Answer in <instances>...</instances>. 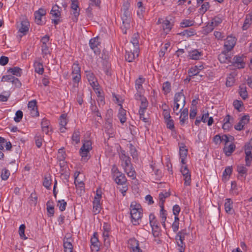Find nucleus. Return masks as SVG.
Returning a JSON list of instances; mask_svg holds the SVG:
<instances>
[{
    "label": "nucleus",
    "mask_w": 252,
    "mask_h": 252,
    "mask_svg": "<svg viewBox=\"0 0 252 252\" xmlns=\"http://www.w3.org/2000/svg\"><path fill=\"white\" fill-rule=\"evenodd\" d=\"M131 222L133 225L138 224L139 220L142 217V209L141 205L136 202H132L130 206Z\"/></svg>",
    "instance_id": "obj_1"
},
{
    "label": "nucleus",
    "mask_w": 252,
    "mask_h": 252,
    "mask_svg": "<svg viewBox=\"0 0 252 252\" xmlns=\"http://www.w3.org/2000/svg\"><path fill=\"white\" fill-rule=\"evenodd\" d=\"M92 142L90 140H87L83 143L82 146L80 149V154L81 156V160L86 162L90 158L89 155V152L92 150Z\"/></svg>",
    "instance_id": "obj_2"
},
{
    "label": "nucleus",
    "mask_w": 252,
    "mask_h": 252,
    "mask_svg": "<svg viewBox=\"0 0 252 252\" xmlns=\"http://www.w3.org/2000/svg\"><path fill=\"white\" fill-rule=\"evenodd\" d=\"M188 233L186 229H182L178 232L176 236L175 240L177 242V245L180 247V252H184L186 245L184 242L186 236L188 235Z\"/></svg>",
    "instance_id": "obj_3"
},
{
    "label": "nucleus",
    "mask_w": 252,
    "mask_h": 252,
    "mask_svg": "<svg viewBox=\"0 0 252 252\" xmlns=\"http://www.w3.org/2000/svg\"><path fill=\"white\" fill-rule=\"evenodd\" d=\"M113 178L117 184L124 185L126 182V179L124 174L120 172L116 165H113L112 168Z\"/></svg>",
    "instance_id": "obj_4"
},
{
    "label": "nucleus",
    "mask_w": 252,
    "mask_h": 252,
    "mask_svg": "<svg viewBox=\"0 0 252 252\" xmlns=\"http://www.w3.org/2000/svg\"><path fill=\"white\" fill-rule=\"evenodd\" d=\"M89 45L95 54L99 55L100 53V42L98 37L91 38L89 41Z\"/></svg>",
    "instance_id": "obj_5"
},
{
    "label": "nucleus",
    "mask_w": 252,
    "mask_h": 252,
    "mask_svg": "<svg viewBox=\"0 0 252 252\" xmlns=\"http://www.w3.org/2000/svg\"><path fill=\"white\" fill-rule=\"evenodd\" d=\"M126 52L125 59L128 62H132L136 57H138L139 52L134 51V49L132 48V47H128Z\"/></svg>",
    "instance_id": "obj_6"
},
{
    "label": "nucleus",
    "mask_w": 252,
    "mask_h": 252,
    "mask_svg": "<svg viewBox=\"0 0 252 252\" xmlns=\"http://www.w3.org/2000/svg\"><path fill=\"white\" fill-rule=\"evenodd\" d=\"M231 64L238 68H244L245 66V63L244 61V56H235L231 61Z\"/></svg>",
    "instance_id": "obj_7"
},
{
    "label": "nucleus",
    "mask_w": 252,
    "mask_h": 252,
    "mask_svg": "<svg viewBox=\"0 0 252 252\" xmlns=\"http://www.w3.org/2000/svg\"><path fill=\"white\" fill-rule=\"evenodd\" d=\"M180 171L182 172V175L184 177L185 185L189 186L191 183V175L189 171V170L188 169L187 166H182L181 168Z\"/></svg>",
    "instance_id": "obj_8"
},
{
    "label": "nucleus",
    "mask_w": 252,
    "mask_h": 252,
    "mask_svg": "<svg viewBox=\"0 0 252 252\" xmlns=\"http://www.w3.org/2000/svg\"><path fill=\"white\" fill-rule=\"evenodd\" d=\"M29 27L30 23L28 20L25 19L21 21L19 27V32L21 34L19 35L20 37L27 33Z\"/></svg>",
    "instance_id": "obj_9"
},
{
    "label": "nucleus",
    "mask_w": 252,
    "mask_h": 252,
    "mask_svg": "<svg viewBox=\"0 0 252 252\" xmlns=\"http://www.w3.org/2000/svg\"><path fill=\"white\" fill-rule=\"evenodd\" d=\"M236 43V39L232 36H228L225 40L224 47L229 52L233 49Z\"/></svg>",
    "instance_id": "obj_10"
},
{
    "label": "nucleus",
    "mask_w": 252,
    "mask_h": 252,
    "mask_svg": "<svg viewBox=\"0 0 252 252\" xmlns=\"http://www.w3.org/2000/svg\"><path fill=\"white\" fill-rule=\"evenodd\" d=\"M127 244L128 247L132 250V252H142L139 246V242L134 238L129 239Z\"/></svg>",
    "instance_id": "obj_11"
},
{
    "label": "nucleus",
    "mask_w": 252,
    "mask_h": 252,
    "mask_svg": "<svg viewBox=\"0 0 252 252\" xmlns=\"http://www.w3.org/2000/svg\"><path fill=\"white\" fill-rule=\"evenodd\" d=\"M183 92V90H182L180 92L176 93L174 98V102L181 104L182 108L184 107L186 104V97Z\"/></svg>",
    "instance_id": "obj_12"
},
{
    "label": "nucleus",
    "mask_w": 252,
    "mask_h": 252,
    "mask_svg": "<svg viewBox=\"0 0 252 252\" xmlns=\"http://www.w3.org/2000/svg\"><path fill=\"white\" fill-rule=\"evenodd\" d=\"M121 18L123 22V26L124 28H129L131 22L130 12H122Z\"/></svg>",
    "instance_id": "obj_13"
},
{
    "label": "nucleus",
    "mask_w": 252,
    "mask_h": 252,
    "mask_svg": "<svg viewBox=\"0 0 252 252\" xmlns=\"http://www.w3.org/2000/svg\"><path fill=\"white\" fill-rule=\"evenodd\" d=\"M120 158L122 161V165L123 167L131 165L130 158L126 154L124 150H122L120 154Z\"/></svg>",
    "instance_id": "obj_14"
},
{
    "label": "nucleus",
    "mask_w": 252,
    "mask_h": 252,
    "mask_svg": "<svg viewBox=\"0 0 252 252\" xmlns=\"http://www.w3.org/2000/svg\"><path fill=\"white\" fill-rule=\"evenodd\" d=\"M139 35L138 33H134L133 35L130 43L128 45V47H132V48L134 49V51L135 52H139Z\"/></svg>",
    "instance_id": "obj_15"
},
{
    "label": "nucleus",
    "mask_w": 252,
    "mask_h": 252,
    "mask_svg": "<svg viewBox=\"0 0 252 252\" xmlns=\"http://www.w3.org/2000/svg\"><path fill=\"white\" fill-rule=\"evenodd\" d=\"M250 121V117L248 115L243 116L239 122L234 126L235 129L240 131L243 129L244 126Z\"/></svg>",
    "instance_id": "obj_16"
},
{
    "label": "nucleus",
    "mask_w": 252,
    "mask_h": 252,
    "mask_svg": "<svg viewBox=\"0 0 252 252\" xmlns=\"http://www.w3.org/2000/svg\"><path fill=\"white\" fill-rule=\"evenodd\" d=\"M97 234L95 232L94 233L93 237L91 239L92 251L98 252L99 251V246L98 244V239L97 237Z\"/></svg>",
    "instance_id": "obj_17"
},
{
    "label": "nucleus",
    "mask_w": 252,
    "mask_h": 252,
    "mask_svg": "<svg viewBox=\"0 0 252 252\" xmlns=\"http://www.w3.org/2000/svg\"><path fill=\"white\" fill-rule=\"evenodd\" d=\"M86 78L88 79L90 85L93 87H96L97 86V82L94 74L90 71H86Z\"/></svg>",
    "instance_id": "obj_18"
},
{
    "label": "nucleus",
    "mask_w": 252,
    "mask_h": 252,
    "mask_svg": "<svg viewBox=\"0 0 252 252\" xmlns=\"http://www.w3.org/2000/svg\"><path fill=\"white\" fill-rule=\"evenodd\" d=\"M237 171L239 174L238 178L241 180H245L247 173L248 169L243 165H238L237 167Z\"/></svg>",
    "instance_id": "obj_19"
},
{
    "label": "nucleus",
    "mask_w": 252,
    "mask_h": 252,
    "mask_svg": "<svg viewBox=\"0 0 252 252\" xmlns=\"http://www.w3.org/2000/svg\"><path fill=\"white\" fill-rule=\"evenodd\" d=\"M227 51L221 52L218 56V59L221 63H231V57L228 54Z\"/></svg>",
    "instance_id": "obj_20"
},
{
    "label": "nucleus",
    "mask_w": 252,
    "mask_h": 252,
    "mask_svg": "<svg viewBox=\"0 0 252 252\" xmlns=\"http://www.w3.org/2000/svg\"><path fill=\"white\" fill-rule=\"evenodd\" d=\"M182 109H180L179 111V113L181 112V115L180 117V122L181 125H183L185 124V121L188 119V108H186L182 110Z\"/></svg>",
    "instance_id": "obj_21"
},
{
    "label": "nucleus",
    "mask_w": 252,
    "mask_h": 252,
    "mask_svg": "<svg viewBox=\"0 0 252 252\" xmlns=\"http://www.w3.org/2000/svg\"><path fill=\"white\" fill-rule=\"evenodd\" d=\"M203 55L202 52H199L197 50L195 49L190 51L189 53V57L190 59L197 60Z\"/></svg>",
    "instance_id": "obj_22"
},
{
    "label": "nucleus",
    "mask_w": 252,
    "mask_h": 252,
    "mask_svg": "<svg viewBox=\"0 0 252 252\" xmlns=\"http://www.w3.org/2000/svg\"><path fill=\"white\" fill-rule=\"evenodd\" d=\"M118 117L120 121V122L122 124H124L126 122V111L123 108L122 106L121 105V107L120 108L119 110Z\"/></svg>",
    "instance_id": "obj_23"
},
{
    "label": "nucleus",
    "mask_w": 252,
    "mask_h": 252,
    "mask_svg": "<svg viewBox=\"0 0 252 252\" xmlns=\"http://www.w3.org/2000/svg\"><path fill=\"white\" fill-rule=\"evenodd\" d=\"M148 102L146 98H143L142 101H141V105L140 106V109L139 111V115H143L145 113V110L147 109L148 107Z\"/></svg>",
    "instance_id": "obj_24"
},
{
    "label": "nucleus",
    "mask_w": 252,
    "mask_h": 252,
    "mask_svg": "<svg viewBox=\"0 0 252 252\" xmlns=\"http://www.w3.org/2000/svg\"><path fill=\"white\" fill-rule=\"evenodd\" d=\"M125 171L127 174V176L131 177L132 179H134L136 177V173L133 169L131 167V165H128L124 167Z\"/></svg>",
    "instance_id": "obj_25"
},
{
    "label": "nucleus",
    "mask_w": 252,
    "mask_h": 252,
    "mask_svg": "<svg viewBox=\"0 0 252 252\" xmlns=\"http://www.w3.org/2000/svg\"><path fill=\"white\" fill-rule=\"evenodd\" d=\"M236 148L235 145L233 143L230 144L228 146H225L223 148V151L227 156H230L234 152Z\"/></svg>",
    "instance_id": "obj_26"
},
{
    "label": "nucleus",
    "mask_w": 252,
    "mask_h": 252,
    "mask_svg": "<svg viewBox=\"0 0 252 252\" xmlns=\"http://www.w3.org/2000/svg\"><path fill=\"white\" fill-rule=\"evenodd\" d=\"M224 208L227 213L232 214L231 211L233 208V202L231 199L227 198L225 200Z\"/></svg>",
    "instance_id": "obj_27"
},
{
    "label": "nucleus",
    "mask_w": 252,
    "mask_h": 252,
    "mask_svg": "<svg viewBox=\"0 0 252 252\" xmlns=\"http://www.w3.org/2000/svg\"><path fill=\"white\" fill-rule=\"evenodd\" d=\"M7 72L11 73L12 75L16 76H21L22 73V69L18 67L15 66L14 67L9 68L7 69Z\"/></svg>",
    "instance_id": "obj_28"
},
{
    "label": "nucleus",
    "mask_w": 252,
    "mask_h": 252,
    "mask_svg": "<svg viewBox=\"0 0 252 252\" xmlns=\"http://www.w3.org/2000/svg\"><path fill=\"white\" fill-rule=\"evenodd\" d=\"M50 14L55 18H59L61 16V13L59 11V7L57 5L53 6L50 11Z\"/></svg>",
    "instance_id": "obj_29"
},
{
    "label": "nucleus",
    "mask_w": 252,
    "mask_h": 252,
    "mask_svg": "<svg viewBox=\"0 0 252 252\" xmlns=\"http://www.w3.org/2000/svg\"><path fill=\"white\" fill-rule=\"evenodd\" d=\"M160 208V217L161 219V224L164 227H165V221L166 220V211L164 210V206H159Z\"/></svg>",
    "instance_id": "obj_30"
},
{
    "label": "nucleus",
    "mask_w": 252,
    "mask_h": 252,
    "mask_svg": "<svg viewBox=\"0 0 252 252\" xmlns=\"http://www.w3.org/2000/svg\"><path fill=\"white\" fill-rule=\"evenodd\" d=\"M34 67L35 69V71L39 74H42L44 72V68L42 65V63L35 61L34 63Z\"/></svg>",
    "instance_id": "obj_31"
},
{
    "label": "nucleus",
    "mask_w": 252,
    "mask_h": 252,
    "mask_svg": "<svg viewBox=\"0 0 252 252\" xmlns=\"http://www.w3.org/2000/svg\"><path fill=\"white\" fill-rule=\"evenodd\" d=\"M52 183L51 176L50 174H46L43 182V185L47 189H49Z\"/></svg>",
    "instance_id": "obj_32"
},
{
    "label": "nucleus",
    "mask_w": 252,
    "mask_h": 252,
    "mask_svg": "<svg viewBox=\"0 0 252 252\" xmlns=\"http://www.w3.org/2000/svg\"><path fill=\"white\" fill-rule=\"evenodd\" d=\"M145 79L142 77H139L135 81V88L137 92L140 91L142 89V84L144 82Z\"/></svg>",
    "instance_id": "obj_33"
},
{
    "label": "nucleus",
    "mask_w": 252,
    "mask_h": 252,
    "mask_svg": "<svg viewBox=\"0 0 252 252\" xmlns=\"http://www.w3.org/2000/svg\"><path fill=\"white\" fill-rule=\"evenodd\" d=\"M252 22V16H247L245 20L242 28L243 30H247Z\"/></svg>",
    "instance_id": "obj_34"
},
{
    "label": "nucleus",
    "mask_w": 252,
    "mask_h": 252,
    "mask_svg": "<svg viewBox=\"0 0 252 252\" xmlns=\"http://www.w3.org/2000/svg\"><path fill=\"white\" fill-rule=\"evenodd\" d=\"M200 70L201 69L199 68L197 66L191 67L188 72L189 77H192L198 75Z\"/></svg>",
    "instance_id": "obj_35"
},
{
    "label": "nucleus",
    "mask_w": 252,
    "mask_h": 252,
    "mask_svg": "<svg viewBox=\"0 0 252 252\" xmlns=\"http://www.w3.org/2000/svg\"><path fill=\"white\" fill-rule=\"evenodd\" d=\"M239 94L243 99H246L248 97V93L246 87L244 85L240 86Z\"/></svg>",
    "instance_id": "obj_36"
},
{
    "label": "nucleus",
    "mask_w": 252,
    "mask_h": 252,
    "mask_svg": "<svg viewBox=\"0 0 252 252\" xmlns=\"http://www.w3.org/2000/svg\"><path fill=\"white\" fill-rule=\"evenodd\" d=\"M162 28L166 33L170 31L172 28V25L169 20H164L162 24Z\"/></svg>",
    "instance_id": "obj_37"
},
{
    "label": "nucleus",
    "mask_w": 252,
    "mask_h": 252,
    "mask_svg": "<svg viewBox=\"0 0 252 252\" xmlns=\"http://www.w3.org/2000/svg\"><path fill=\"white\" fill-rule=\"evenodd\" d=\"M10 174V171L8 169L6 168H3L1 170L0 175L1 179L4 181L7 180L9 178Z\"/></svg>",
    "instance_id": "obj_38"
},
{
    "label": "nucleus",
    "mask_w": 252,
    "mask_h": 252,
    "mask_svg": "<svg viewBox=\"0 0 252 252\" xmlns=\"http://www.w3.org/2000/svg\"><path fill=\"white\" fill-rule=\"evenodd\" d=\"M209 3L208 2H205L201 5V7L199 8V12L202 15L204 14L209 9Z\"/></svg>",
    "instance_id": "obj_39"
},
{
    "label": "nucleus",
    "mask_w": 252,
    "mask_h": 252,
    "mask_svg": "<svg viewBox=\"0 0 252 252\" xmlns=\"http://www.w3.org/2000/svg\"><path fill=\"white\" fill-rule=\"evenodd\" d=\"M72 20L73 22H76L78 20V17L80 14V9H76L71 11Z\"/></svg>",
    "instance_id": "obj_40"
},
{
    "label": "nucleus",
    "mask_w": 252,
    "mask_h": 252,
    "mask_svg": "<svg viewBox=\"0 0 252 252\" xmlns=\"http://www.w3.org/2000/svg\"><path fill=\"white\" fill-rule=\"evenodd\" d=\"M162 90L165 94H167L171 91V84L169 82L166 81L162 85Z\"/></svg>",
    "instance_id": "obj_41"
},
{
    "label": "nucleus",
    "mask_w": 252,
    "mask_h": 252,
    "mask_svg": "<svg viewBox=\"0 0 252 252\" xmlns=\"http://www.w3.org/2000/svg\"><path fill=\"white\" fill-rule=\"evenodd\" d=\"M94 5L96 6L94 4V2L91 1V2L89 3V7L86 9L87 15L88 17L89 18H93V14L91 12V11H92V10L93 9L92 6H93Z\"/></svg>",
    "instance_id": "obj_42"
},
{
    "label": "nucleus",
    "mask_w": 252,
    "mask_h": 252,
    "mask_svg": "<svg viewBox=\"0 0 252 252\" xmlns=\"http://www.w3.org/2000/svg\"><path fill=\"white\" fill-rule=\"evenodd\" d=\"M67 115L65 114H63L61 115L60 117V125L61 126L63 127L66 126L67 123V121L66 119Z\"/></svg>",
    "instance_id": "obj_43"
},
{
    "label": "nucleus",
    "mask_w": 252,
    "mask_h": 252,
    "mask_svg": "<svg viewBox=\"0 0 252 252\" xmlns=\"http://www.w3.org/2000/svg\"><path fill=\"white\" fill-rule=\"evenodd\" d=\"M194 34H195V31L192 29H190L189 30H185L182 32L179 33V34H180V35H187V36H191L192 35H193Z\"/></svg>",
    "instance_id": "obj_44"
},
{
    "label": "nucleus",
    "mask_w": 252,
    "mask_h": 252,
    "mask_svg": "<svg viewBox=\"0 0 252 252\" xmlns=\"http://www.w3.org/2000/svg\"><path fill=\"white\" fill-rule=\"evenodd\" d=\"M233 106L234 108L239 112H241V107L243 105V103L242 101L235 100L233 102Z\"/></svg>",
    "instance_id": "obj_45"
},
{
    "label": "nucleus",
    "mask_w": 252,
    "mask_h": 252,
    "mask_svg": "<svg viewBox=\"0 0 252 252\" xmlns=\"http://www.w3.org/2000/svg\"><path fill=\"white\" fill-rule=\"evenodd\" d=\"M80 74V68L77 63H73L72 67V74Z\"/></svg>",
    "instance_id": "obj_46"
},
{
    "label": "nucleus",
    "mask_w": 252,
    "mask_h": 252,
    "mask_svg": "<svg viewBox=\"0 0 252 252\" xmlns=\"http://www.w3.org/2000/svg\"><path fill=\"white\" fill-rule=\"evenodd\" d=\"M193 21L189 20H184L181 23V26L183 28H186L188 27L191 26L193 25Z\"/></svg>",
    "instance_id": "obj_47"
},
{
    "label": "nucleus",
    "mask_w": 252,
    "mask_h": 252,
    "mask_svg": "<svg viewBox=\"0 0 252 252\" xmlns=\"http://www.w3.org/2000/svg\"><path fill=\"white\" fill-rule=\"evenodd\" d=\"M170 46L169 43H166L164 45V47L162 48L159 52V56L160 57H164L166 51Z\"/></svg>",
    "instance_id": "obj_48"
},
{
    "label": "nucleus",
    "mask_w": 252,
    "mask_h": 252,
    "mask_svg": "<svg viewBox=\"0 0 252 252\" xmlns=\"http://www.w3.org/2000/svg\"><path fill=\"white\" fill-rule=\"evenodd\" d=\"M26 228V226L25 224H21L19 227V233L20 237L21 238H24V239H26L27 238L25 236V230Z\"/></svg>",
    "instance_id": "obj_49"
},
{
    "label": "nucleus",
    "mask_w": 252,
    "mask_h": 252,
    "mask_svg": "<svg viewBox=\"0 0 252 252\" xmlns=\"http://www.w3.org/2000/svg\"><path fill=\"white\" fill-rule=\"evenodd\" d=\"M222 21L221 18L219 16L215 17L212 20L211 24H213L215 27L218 26Z\"/></svg>",
    "instance_id": "obj_50"
},
{
    "label": "nucleus",
    "mask_w": 252,
    "mask_h": 252,
    "mask_svg": "<svg viewBox=\"0 0 252 252\" xmlns=\"http://www.w3.org/2000/svg\"><path fill=\"white\" fill-rule=\"evenodd\" d=\"M188 154V150L185 146L180 147V158H186Z\"/></svg>",
    "instance_id": "obj_51"
},
{
    "label": "nucleus",
    "mask_w": 252,
    "mask_h": 252,
    "mask_svg": "<svg viewBox=\"0 0 252 252\" xmlns=\"http://www.w3.org/2000/svg\"><path fill=\"white\" fill-rule=\"evenodd\" d=\"M57 206H59L60 211L63 212L65 210L66 202L64 200H59Z\"/></svg>",
    "instance_id": "obj_52"
},
{
    "label": "nucleus",
    "mask_w": 252,
    "mask_h": 252,
    "mask_svg": "<svg viewBox=\"0 0 252 252\" xmlns=\"http://www.w3.org/2000/svg\"><path fill=\"white\" fill-rule=\"evenodd\" d=\"M23 118V112L21 110H18L16 111L15 113V117L14 118V121L18 123L21 121V119Z\"/></svg>",
    "instance_id": "obj_53"
},
{
    "label": "nucleus",
    "mask_w": 252,
    "mask_h": 252,
    "mask_svg": "<svg viewBox=\"0 0 252 252\" xmlns=\"http://www.w3.org/2000/svg\"><path fill=\"white\" fill-rule=\"evenodd\" d=\"M215 27L213 24H211V23H208V24L206 26V27L204 28V31L206 33H208L211 32Z\"/></svg>",
    "instance_id": "obj_54"
},
{
    "label": "nucleus",
    "mask_w": 252,
    "mask_h": 252,
    "mask_svg": "<svg viewBox=\"0 0 252 252\" xmlns=\"http://www.w3.org/2000/svg\"><path fill=\"white\" fill-rule=\"evenodd\" d=\"M18 164L15 162V161H12L10 163V166L9 167V168L11 172H13V173H15L18 169Z\"/></svg>",
    "instance_id": "obj_55"
},
{
    "label": "nucleus",
    "mask_w": 252,
    "mask_h": 252,
    "mask_svg": "<svg viewBox=\"0 0 252 252\" xmlns=\"http://www.w3.org/2000/svg\"><path fill=\"white\" fill-rule=\"evenodd\" d=\"M150 224L151 226H153L154 225L158 224V222L156 219V217L154 214H151L149 215Z\"/></svg>",
    "instance_id": "obj_56"
},
{
    "label": "nucleus",
    "mask_w": 252,
    "mask_h": 252,
    "mask_svg": "<svg viewBox=\"0 0 252 252\" xmlns=\"http://www.w3.org/2000/svg\"><path fill=\"white\" fill-rule=\"evenodd\" d=\"M72 139L75 141L76 143H78L80 142V135L78 131H75L73 133L72 136Z\"/></svg>",
    "instance_id": "obj_57"
},
{
    "label": "nucleus",
    "mask_w": 252,
    "mask_h": 252,
    "mask_svg": "<svg viewBox=\"0 0 252 252\" xmlns=\"http://www.w3.org/2000/svg\"><path fill=\"white\" fill-rule=\"evenodd\" d=\"M165 123L166 124L167 127L171 130L174 128V121L172 119H170L167 120H165Z\"/></svg>",
    "instance_id": "obj_58"
},
{
    "label": "nucleus",
    "mask_w": 252,
    "mask_h": 252,
    "mask_svg": "<svg viewBox=\"0 0 252 252\" xmlns=\"http://www.w3.org/2000/svg\"><path fill=\"white\" fill-rule=\"evenodd\" d=\"M35 144L38 148L42 145V139L40 135H36L35 136Z\"/></svg>",
    "instance_id": "obj_59"
},
{
    "label": "nucleus",
    "mask_w": 252,
    "mask_h": 252,
    "mask_svg": "<svg viewBox=\"0 0 252 252\" xmlns=\"http://www.w3.org/2000/svg\"><path fill=\"white\" fill-rule=\"evenodd\" d=\"M30 198L31 203L33 204L34 205H35L36 204L37 201V196L35 192H32L31 194Z\"/></svg>",
    "instance_id": "obj_60"
},
{
    "label": "nucleus",
    "mask_w": 252,
    "mask_h": 252,
    "mask_svg": "<svg viewBox=\"0 0 252 252\" xmlns=\"http://www.w3.org/2000/svg\"><path fill=\"white\" fill-rule=\"evenodd\" d=\"M166 198L163 195V193L161 192L159 194V206H164V203Z\"/></svg>",
    "instance_id": "obj_61"
},
{
    "label": "nucleus",
    "mask_w": 252,
    "mask_h": 252,
    "mask_svg": "<svg viewBox=\"0 0 252 252\" xmlns=\"http://www.w3.org/2000/svg\"><path fill=\"white\" fill-rule=\"evenodd\" d=\"M11 83L15 85V86L17 88H20L22 86V83L20 81V80L17 78L13 76V79L12 80Z\"/></svg>",
    "instance_id": "obj_62"
},
{
    "label": "nucleus",
    "mask_w": 252,
    "mask_h": 252,
    "mask_svg": "<svg viewBox=\"0 0 252 252\" xmlns=\"http://www.w3.org/2000/svg\"><path fill=\"white\" fill-rule=\"evenodd\" d=\"M41 50L43 57L49 53V47L47 44L41 45Z\"/></svg>",
    "instance_id": "obj_63"
},
{
    "label": "nucleus",
    "mask_w": 252,
    "mask_h": 252,
    "mask_svg": "<svg viewBox=\"0 0 252 252\" xmlns=\"http://www.w3.org/2000/svg\"><path fill=\"white\" fill-rule=\"evenodd\" d=\"M9 59L6 56H1L0 58V64L4 66L5 65L8 63Z\"/></svg>",
    "instance_id": "obj_64"
}]
</instances>
